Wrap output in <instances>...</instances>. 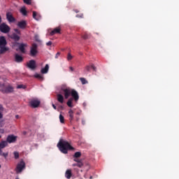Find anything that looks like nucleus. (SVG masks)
Returning a JSON list of instances; mask_svg holds the SVG:
<instances>
[{
    "label": "nucleus",
    "instance_id": "nucleus-27",
    "mask_svg": "<svg viewBox=\"0 0 179 179\" xmlns=\"http://www.w3.org/2000/svg\"><path fill=\"white\" fill-rule=\"evenodd\" d=\"M3 113V106L2 104H0V120L1 118H3V115L2 114Z\"/></svg>",
    "mask_w": 179,
    "mask_h": 179
},
{
    "label": "nucleus",
    "instance_id": "nucleus-46",
    "mask_svg": "<svg viewBox=\"0 0 179 179\" xmlns=\"http://www.w3.org/2000/svg\"><path fill=\"white\" fill-rule=\"evenodd\" d=\"M72 166H73V167H76V166H78V164L77 163L73 164Z\"/></svg>",
    "mask_w": 179,
    "mask_h": 179
},
{
    "label": "nucleus",
    "instance_id": "nucleus-44",
    "mask_svg": "<svg viewBox=\"0 0 179 179\" xmlns=\"http://www.w3.org/2000/svg\"><path fill=\"white\" fill-rule=\"evenodd\" d=\"M82 113V111L79 110L76 112V115H80V114Z\"/></svg>",
    "mask_w": 179,
    "mask_h": 179
},
{
    "label": "nucleus",
    "instance_id": "nucleus-32",
    "mask_svg": "<svg viewBox=\"0 0 179 179\" xmlns=\"http://www.w3.org/2000/svg\"><path fill=\"white\" fill-rule=\"evenodd\" d=\"M33 18L35 19V20H38L40 19L36 11H33Z\"/></svg>",
    "mask_w": 179,
    "mask_h": 179
},
{
    "label": "nucleus",
    "instance_id": "nucleus-3",
    "mask_svg": "<svg viewBox=\"0 0 179 179\" xmlns=\"http://www.w3.org/2000/svg\"><path fill=\"white\" fill-rule=\"evenodd\" d=\"M71 92L72 89H71V87H66V85H62L60 89V93H63L66 99H69Z\"/></svg>",
    "mask_w": 179,
    "mask_h": 179
},
{
    "label": "nucleus",
    "instance_id": "nucleus-5",
    "mask_svg": "<svg viewBox=\"0 0 179 179\" xmlns=\"http://www.w3.org/2000/svg\"><path fill=\"white\" fill-rule=\"evenodd\" d=\"M0 31L4 34H8L10 31V27L6 24V23L3 22L0 24Z\"/></svg>",
    "mask_w": 179,
    "mask_h": 179
},
{
    "label": "nucleus",
    "instance_id": "nucleus-28",
    "mask_svg": "<svg viewBox=\"0 0 179 179\" xmlns=\"http://www.w3.org/2000/svg\"><path fill=\"white\" fill-rule=\"evenodd\" d=\"M82 38H83L84 40H87V39L90 38V34H87V33H85V34H84L82 36Z\"/></svg>",
    "mask_w": 179,
    "mask_h": 179
},
{
    "label": "nucleus",
    "instance_id": "nucleus-45",
    "mask_svg": "<svg viewBox=\"0 0 179 179\" xmlns=\"http://www.w3.org/2000/svg\"><path fill=\"white\" fill-rule=\"evenodd\" d=\"M82 124H83V125H85L86 124V120L83 119L82 120Z\"/></svg>",
    "mask_w": 179,
    "mask_h": 179
},
{
    "label": "nucleus",
    "instance_id": "nucleus-52",
    "mask_svg": "<svg viewBox=\"0 0 179 179\" xmlns=\"http://www.w3.org/2000/svg\"><path fill=\"white\" fill-rule=\"evenodd\" d=\"M1 23H2V17H1V15H0V24H1Z\"/></svg>",
    "mask_w": 179,
    "mask_h": 179
},
{
    "label": "nucleus",
    "instance_id": "nucleus-15",
    "mask_svg": "<svg viewBox=\"0 0 179 179\" xmlns=\"http://www.w3.org/2000/svg\"><path fill=\"white\" fill-rule=\"evenodd\" d=\"M55 34H61V28L59 27H56L50 32V36H54Z\"/></svg>",
    "mask_w": 179,
    "mask_h": 179
},
{
    "label": "nucleus",
    "instance_id": "nucleus-11",
    "mask_svg": "<svg viewBox=\"0 0 179 179\" xmlns=\"http://www.w3.org/2000/svg\"><path fill=\"white\" fill-rule=\"evenodd\" d=\"M17 25L20 29H22V30H24V29H26V27H27V21L26 20L20 21L17 22Z\"/></svg>",
    "mask_w": 179,
    "mask_h": 179
},
{
    "label": "nucleus",
    "instance_id": "nucleus-1",
    "mask_svg": "<svg viewBox=\"0 0 179 179\" xmlns=\"http://www.w3.org/2000/svg\"><path fill=\"white\" fill-rule=\"evenodd\" d=\"M57 148L59 149L60 152L64 155L68 153V150H73L75 149L73 147H72V145H71V144L68 143V141L64 139L59 140V143H57Z\"/></svg>",
    "mask_w": 179,
    "mask_h": 179
},
{
    "label": "nucleus",
    "instance_id": "nucleus-17",
    "mask_svg": "<svg viewBox=\"0 0 179 179\" xmlns=\"http://www.w3.org/2000/svg\"><path fill=\"white\" fill-rule=\"evenodd\" d=\"M15 62H18V63L23 62V57L16 54L15 55Z\"/></svg>",
    "mask_w": 179,
    "mask_h": 179
},
{
    "label": "nucleus",
    "instance_id": "nucleus-13",
    "mask_svg": "<svg viewBox=\"0 0 179 179\" xmlns=\"http://www.w3.org/2000/svg\"><path fill=\"white\" fill-rule=\"evenodd\" d=\"M27 66L29 68V69L34 70L36 69V61L35 60H30L27 64Z\"/></svg>",
    "mask_w": 179,
    "mask_h": 179
},
{
    "label": "nucleus",
    "instance_id": "nucleus-49",
    "mask_svg": "<svg viewBox=\"0 0 179 179\" xmlns=\"http://www.w3.org/2000/svg\"><path fill=\"white\" fill-rule=\"evenodd\" d=\"M52 107L55 110H57V106L55 105L52 104Z\"/></svg>",
    "mask_w": 179,
    "mask_h": 179
},
{
    "label": "nucleus",
    "instance_id": "nucleus-50",
    "mask_svg": "<svg viewBox=\"0 0 179 179\" xmlns=\"http://www.w3.org/2000/svg\"><path fill=\"white\" fill-rule=\"evenodd\" d=\"M77 17H83V14H82L80 16H79L78 15H76Z\"/></svg>",
    "mask_w": 179,
    "mask_h": 179
},
{
    "label": "nucleus",
    "instance_id": "nucleus-47",
    "mask_svg": "<svg viewBox=\"0 0 179 179\" xmlns=\"http://www.w3.org/2000/svg\"><path fill=\"white\" fill-rule=\"evenodd\" d=\"M80 118L79 117H76V121H77V122L79 121Z\"/></svg>",
    "mask_w": 179,
    "mask_h": 179
},
{
    "label": "nucleus",
    "instance_id": "nucleus-21",
    "mask_svg": "<svg viewBox=\"0 0 179 179\" xmlns=\"http://www.w3.org/2000/svg\"><path fill=\"white\" fill-rule=\"evenodd\" d=\"M66 178L70 179L72 177V171L71 169H68L65 173Z\"/></svg>",
    "mask_w": 179,
    "mask_h": 179
},
{
    "label": "nucleus",
    "instance_id": "nucleus-29",
    "mask_svg": "<svg viewBox=\"0 0 179 179\" xmlns=\"http://www.w3.org/2000/svg\"><path fill=\"white\" fill-rule=\"evenodd\" d=\"M80 156H82V153L80 152H75L73 157L76 159H79V157H80Z\"/></svg>",
    "mask_w": 179,
    "mask_h": 179
},
{
    "label": "nucleus",
    "instance_id": "nucleus-25",
    "mask_svg": "<svg viewBox=\"0 0 179 179\" xmlns=\"http://www.w3.org/2000/svg\"><path fill=\"white\" fill-rule=\"evenodd\" d=\"M34 78L38 79L39 80H44V77L41 74L36 73Z\"/></svg>",
    "mask_w": 179,
    "mask_h": 179
},
{
    "label": "nucleus",
    "instance_id": "nucleus-42",
    "mask_svg": "<svg viewBox=\"0 0 179 179\" xmlns=\"http://www.w3.org/2000/svg\"><path fill=\"white\" fill-rule=\"evenodd\" d=\"M35 40H36V41H38V43H40V40L38 39V36H35Z\"/></svg>",
    "mask_w": 179,
    "mask_h": 179
},
{
    "label": "nucleus",
    "instance_id": "nucleus-39",
    "mask_svg": "<svg viewBox=\"0 0 179 179\" xmlns=\"http://www.w3.org/2000/svg\"><path fill=\"white\" fill-rule=\"evenodd\" d=\"M73 162H76V163H79L80 162H82V159H78V158H74Z\"/></svg>",
    "mask_w": 179,
    "mask_h": 179
},
{
    "label": "nucleus",
    "instance_id": "nucleus-37",
    "mask_svg": "<svg viewBox=\"0 0 179 179\" xmlns=\"http://www.w3.org/2000/svg\"><path fill=\"white\" fill-rule=\"evenodd\" d=\"M14 157L15 159H17L19 157V152H14Z\"/></svg>",
    "mask_w": 179,
    "mask_h": 179
},
{
    "label": "nucleus",
    "instance_id": "nucleus-56",
    "mask_svg": "<svg viewBox=\"0 0 179 179\" xmlns=\"http://www.w3.org/2000/svg\"><path fill=\"white\" fill-rule=\"evenodd\" d=\"M0 169H1V165H0Z\"/></svg>",
    "mask_w": 179,
    "mask_h": 179
},
{
    "label": "nucleus",
    "instance_id": "nucleus-41",
    "mask_svg": "<svg viewBox=\"0 0 179 179\" xmlns=\"http://www.w3.org/2000/svg\"><path fill=\"white\" fill-rule=\"evenodd\" d=\"M59 55H61V52H58L56 55H55V58H58L59 57Z\"/></svg>",
    "mask_w": 179,
    "mask_h": 179
},
{
    "label": "nucleus",
    "instance_id": "nucleus-16",
    "mask_svg": "<svg viewBox=\"0 0 179 179\" xmlns=\"http://www.w3.org/2000/svg\"><path fill=\"white\" fill-rule=\"evenodd\" d=\"M20 44L19 45V50L22 52V54H24L26 52V50L24 49V47H27V44L26 43H18Z\"/></svg>",
    "mask_w": 179,
    "mask_h": 179
},
{
    "label": "nucleus",
    "instance_id": "nucleus-40",
    "mask_svg": "<svg viewBox=\"0 0 179 179\" xmlns=\"http://www.w3.org/2000/svg\"><path fill=\"white\" fill-rule=\"evenodd\" d=\"M52 45V41H48V43H46V45L50 46Z\"/></svg>",
    "mask_w": 179,
    "mask_h": 179
},
{
    "label": "nucleus",
    "instance_id": "nucleus-12",
    "mask_svg": "<svg viewBox=\"0 0 179 179\" xmlns=\"http://www.w3.org/2000/svg\"><path fill=\"white\" fill-rule=\"evenodd\" d=\"M71 96H72L75 101H78V100H79V94H78L76 90L71 89Z\"/></svg>",
    "mask_w": 179,
    "mask_h": 179
},
{
    "label": "nucleus",
    "instance_id": "nucleus-7",
    "mask_svg": "<svg viewBox=\"0 0 179 179\" xmlns=\"http://www.w3.org/2000/svg\"><path fill=\"white\" fill-rule=\"evenodd\" d=\"M38 45L36 43H33L31 45V49H30V56L31 57H36L38 52L37 50Z\"/></svg>",
    "mask_w": 179,
    "mask_h": 179
},
{
    "label": "nucleus",
    "instance_id": "nucleus-4",
    "mask_svg": "<svg viewBox=\"0 0 179 179\" xmlns=\"http://www.w3.org/2000/svg\"><path fill=\"white\" fill-rule=\"evenodd\" d=\"M15 33H13L11 35H8L9 38L13 40V41H19L20 40V36H22V32L17 29H14Z\"/></svg>",
    "mask_w": 179,
    "mask_h": 179
},
{
    "label": "nucleus",
    "instance_id": "nucleus-31",
    "mask_svg": "<svg viewBox=\"0 0 179 179\" xmlns=\"http://www.w3.org/2000/svg\"><path fill=\"white\" fill-rule=\"evenodd\" d=\"M72 98H70L69 100H68V101H67V106H68V107H71V108H72V107H73V106L72 105Z\"/></svg>",
    "mask_w": 179,
    "mask_h": 179
},
{
    "label": "nucleus",
    "instance_id": "nucleus-10",
    "mask_svg": "<svg viewBox=\"0 0 179 179\" xmlns=\"http://www.w3.org/2000/svg\"><path fill=\"white\" fill-rule=\"evenodd\" d=\"M40 103L38 99H32L29 101V104L33 108H37L40 106Z\"/></svg>",
    "mask_w": 179,
    "mask_h": 179
},
{
    "label": "nucleus",
    "instance_id": "nucleus-6",
    "mask_svg": "<svg viewBox=\"0 0 179 179\" xmlns=\"http://www.w3.org/2000/svg\"><path fill=\"white\" fill-rule=\"evenodd\" d=\"M25 167H26V164L24 163V162L21 161L19 164H17L16 166V169H15L16 173L20 174V173L23 171V170H24Z\"/></svg>",
    "mask_w": 179,
    "mask_h": 179
},
{
    "label": "nucleus",
    "instance_id": "nucleus-43",
    "mask_svg": "<svg viewBox=\"0 0 179 179\" xmlns=\"http://www.w3.org/2000/svg\"><path fill=\"white\" fill-rule=\"evenodd\" d=\"M0 134H5V130L3 129H0Z\"/></svg>",
    "mask_w": 179,
    "mask_h": 179
},
{
    "label": "nucleus",
    "instance_id": "nucleus-33",
    "mask_svg": "<svg viewBox=\"0 0 179 179\" xmlns=\"http://www.w3.org/2000/svg\"><path fill=\"white\" fill-rule=\"evenodd\" d=\"M80 80L82 85H86V83H87V80H86V78H80Z\"/></svg>",
    "mask_w": 179,
    "mask_h": 179
},
{
    "label": "nucleus",
    "instance_id": "nucleus-53",
    "mask_svg": "<svg viewBox=\"0 0 179 179\" xmlns=\"http://www.w3.org/2000/svg\"><path fill=\"white\" fill-rule=\"evenodd\" d=\"M75 12H76V13H78V12H79V11H78V10H76Z\"/></svg>",
    "mask_w": 179,
    "mask_h": 179
},
{
    "label": "nucleus",
    "instance_id": "nucleus-51",
    "mask_svg": "<svg viewBox=\"0 0 179 179\" xmlns=\"http://www.w3.org/2000/svg\"><path fill=\"white\" fill-rule=\"evenodd\" d=\"M15 118H16L17 120H19V118H20L19 115H15Z\"/></svg>",
    "mask_w": 179,
    "mask_h": 179
},
{
    "label": "nucleus",
    "instance_id": "nucleus-22",
    "mask_svg": "<svg viewBox=\"0 0 179 179\" xmlns=\"http://www.w3.org/2000/svg\"><path fill=\"white\" fill-rule=\"evenodd\" d=\"M8 145V141H2L0 143V149H4V148H6V145Z\"/></svg>",
    "mask_w": 179,
    "mask_h": 179
},
{
    "label": "nucleus",
    "instance_id": "nucleus-30",
    "mask_svg": "<svg viewBox=\"0 0 179 179\" xmlns=\"http://www.w3.org/2000/svg\"><path fill=\"white\" fill-rule=\"evenodd\" d=\"M59 118V121H60L61 124H64L65 117H64V115L60 114Z\"/></svg>",
    "mask_w": 179,
    "mask_h": 179
},
{
    "label": "nucleus",
    "instance_id": "nucleus-2",
    "mask_svg": "<svg viewBox=\"0 0 179 179\" xmlns=\"http://www.w3.org/2000/svg\"><path fill=\"white\" fill-rule=\"evenodd\" d=\"M8 42L6 38L3 36H0V54H5L7 51H9V48H6Z\"/></svg>",
    "mask_w": 179,
    "mask_h": 179
},
{
    "label": "nucleus",
    "instance_id": "nucleus-36",
    "mask_svg": "<svg viewBox=\"0 0 179 179\" xmlns=\"http://www.w3.org/2000/svg\"><path fill=\"white\" fill-rule=\"evenodd\" d=\"M72 58H73L72 55H71V53H68V55H67V59H68V61H71L72 59Z\"/></svg>",
    "mask_w": 179,
    "mask_h": 179
},
{
    "label": "nucleus",
    "instance_id": "nucleus-55",
    "mask_svg": "<svg viewBox=\"0 0 179 179\" xmlns=\"http://www.w3.org/2000/svg\"><path fill=\"white\" fill-rule=\"evenodd\" d=\"M1 138H2V136H0V139H1Z\"/></svg>",
    "mask_w": 179,
    "mask_h": 179
},
{
    "label": "nucleus",
    "instance_id": "nucleus-38",
    "mask_svg": "<svg viewBox=\"0 0 179 179\" xmlns=\"http://www.w3.org/2000/svg\"><path fill=\"white\" fill-rule=\"evenodd\" d=\"M17 87V89H25V87L23 85H19Z\"/></svg>",
    "mask_w": 179,
    "mask_h": 179
},
{
    "label": "nucleus",
    "instance_id": "nucleus-34",
    "mask_svg": "<svg viewBox=\"0 0 179 179\" xmlns=\"http://www.w3.org/2000/svg\"><path fill=\"white\" fill-rule=\"evenodd\" d=\"M77 167L82 169V167H83V162L82 161L77 162Z\"/></svg>",
    "mask_w": 179,
    "mask_h": 179
},
{
    "label": "nucleus",
    "instance_id": "nucleus-54",
    "mask_svg": "<svg viewBox=\"0 0 179 179\" xmlns=\"http://www.w3.org/2000/svg\"><path fill=\"white\" fill-rule=\"evenodd\" d=\"M90 179H92V178H93V176H90Z\"/></svg>",
    "mask_w": 179,
    "mask_h": 179
},
{
    "label": "nucleus",
    "instance_id": "nucleus-9",
    "mask_svg": "<svg viewBox=\"0 0 179 179\" xmlns=\"http://www.w3.org/2000/svg\"><path fill=\"white\" fill-rule=\"evenodd\" d=\"M17 140V136H15V135H8L6 138L7 143H15L16 141Z\"/></svg>",
    "mask_w": 179,
    "mask_h": 179
},
{
    "label": "nucleus",
    "instance_id": "nucleus-20",
    "mask_svg": "<svg viewBox=\"0 0 179 179\" xmlns=\"http://www.w3.org/2000/svg\"><path fill=\"white\" fill-rule=\"evenodd\" d=\"M69 117L70 122H72L73 121V110L72 109H70L69 110Z\"/></svg>",
    "mask_w": 179,
    "mask_h": 179
},
{
    "label": "nucleus",
    "instance_id": "nucleus-23",
    "mask_svg": "<svg viewBox=\"0 0 179 179\" xmlns=\"http://www.w3.org/2000/svg\"><path fill=\"white\" fill-rule=\"evenodd\" d=\"M13 92V87L8 86L5 88V93H12Z\"/></svg>",
    "mask_w": 179,
    "mask_h": 179
},
{
    "label": "nucleus",
    "instance_id": "nucleus-18",
    "mask_svg": "<svg viewBox=\"0 0 179 179\" xmlns=\"http://www.w3.org/2000/svg\"><path fill=\"white\" fill-rule=\"evenodd\" d=\"M57 101L60 103V104H64V95H62L61 94H58L57 95Z\"/></svg>",
    "mask_w": 179,
    "mask_h": 179
},
{
    "label": "nucleus",
    "instance_id": "nucleus-8",
    "mask_svg": "<svg viewBox=\"0 0 179 179\" xmlns=\"http://www.w3.org/2000/svg\"><path fill=\"white\" fill-rule=\"evenodd\" d=\"M6 16L9 23H15V22H16V18L13 17V15H12V13L10 12L6 13Z\"/></svg>",
    "mask_w": 179,
    "mask_h": 179
},
{
    "label": "nucleus",
    "instance_id": "nucleus-14",
    "mask_svg": "<svg viewBox=\"0 0 179 179\" xmlns=\"http://www.w3.org/2000/svg\"><path fill=\"white\" fill-rule=\"evenodd\" d=\"M90 69H92L94 72H96L97 68L94 66V64L87 65L85 66L84 71L90 72Z\"/></svg>",
    "mask_w": 179,
    "mask_h": 179
},
{
    "label": "nucleus",
    "instance_id": "nucleus-19",
    "mask_svg": "<svg viewBox=\"0 0 179 179\" xmlns=\"http://www.w3.org/2000/svg\"><path fill=\"white\" fill-rule=\"evenodd\" d=\"M50 69V66L48 64H45V68L41 70V73H48V70Z\"/></svg>",
    "mask_w": 179,
    "mask_h": 179
},
{
    "label": "nucleus",
    "instance_id": "nucleus-48",
    "mask_svg": "<svg viewBox=\"0 0 179 179\" xmlns=\"http://www.w3.org/2000/svg\"><path fill=\"white\" fill-rule=\"evenodd\" d=\"M69 69H70V71H71L73 72V67L70 66V67H69Z\"/></svg>",
    "mask_w": 179,
    "mask_h": 179
},
{
    "label": "nucleus",
    "instance_id": "nucleus-35",
    "mask_svg": "<svg viewBox=\"0 0 179 179\" xmlns=\"http://www.w3.org/2000/svg\"><path fill=\"white\" fill-rule=\"evenodd\" d=\"M23 1L27 5H31V0H23Z\"/></svg>",
    "mask_w": 179,
    "mask_h": 179
},
{
    "label": "nucleus",
    "instance_id": "nucleus-24",
    "mask_svg": "<svg viewBox=\"0 0 179 179\" xmlns=\"http://www.w3.org/2000/svg\"><path fill=\"white\" fill-rule=\"evenodd\" d=\"M8 155V152H3V151H2V149L0 148V156H3L4 159H7Z\"/></svg>",
    "mask_w": 179,
    "mask_h": 179
},
{
    "label": "nucleus",
    "instance_id": "nucleus-26",
    "mask_svg": "<svg viewBox=\"0 0 179 179\" xmlns=\"http://www.w3.org/2000/svg\"><path fill=\"white\" fill-rule=\"evenodd\" d=\"M20 13L23 15V16H27V10H26L25 8H22L20 9Z\"/></svg>",
    "mask_w": 179,
    "mask_h": 179
}]
</instances>
